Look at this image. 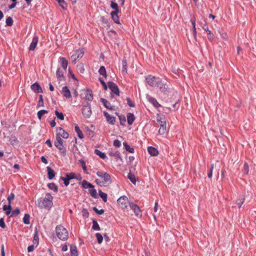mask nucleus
I'll return each instance as SVG.
<instances>
[{"label":"nucleus","instance_id":"1","mask_svg":"<svg viewBox=\"0 0 256 256\" xmlns=\"http://www.w3.org/2000/svg\"><path fill=\"white\" fill-rule=\"evenodd\" d=\"M46 198H38L36 204L37 206L40 208H45L50 209L53 204V196L48 192L46 193Z\"/></svg>","mask_w":256,"mask_h":256},{"label":"nucleus","instance_id":"2","mask_svg":"<svg viewBox=\"0 0 256 256\" xmlns=\"http://www.w3.org/2000/svg\"><path fill=\"white\" fill-rule=\"evenodd\" d=\"M56 232L57 236L62 240H66L68 238V234L67 230L61 225L57 226L56 228Z\"/></svg>","mask_w":256,"mask_h":256},{"label":"nucleus","instance_id":"3","mask_svg":"<svg viewBox=\"0 0 256 256\" xmlns=\"http://www.w3.org/2000/svg\"><path fill=\"white\" fill-rule=\"evenodd\" d=\"M146 82L152 87H158L162 84V80L158 77L148 75L146 78Z\"/></svg>","mask_w":256,"mask_h":256},{"label":"nucleus","instance_id":"4","mask_svg":"<svg viewBox=\"0 0 256 256\" xmlns=\"http://www.w3.org/2000/svg\"><path fill=\"white\" fill-rule=\"evenodd\" d=\"M96 175L102 178L104 183H106L108 186L112 182L111 176L110 174L106 172L98 171L96 172Z\"/></svg>","mask_w":256,"mask_h":256},{"label":"nucleus","instance_id":"5","mask_svg":"<svg viewBox=\"0 0 256 256\" xmlns=\"http://www.w3.org/2000/svg\"><path fill=\"white\" fill-rule=\"evenodd\" d=\"M119 206L122 208H126L131 202H130L127 196H122L119 198L117 200Z\"/></svg>","mask_w":256,"mask_h":256},{"label":"nucleus","instance_id":"6","mask_svg":"<svg viewBox=\"0 0 256 256\" xmlns=\"http://www.w3.org/2000/svg\"><path fill=\"white\" fill-rule=\"evenodd\" d=\"M92 113L90 104L88 102H86V104L83 106L82 108V115L84 118H88L91 116Z\"/></svg>","mask_w":256,"mask_h":256},{"label":"nucleus","instance_id":"7","mask_svg":"<svg viewBox=\"0 0 256 256\" xmlns=\"http://www.w3.org/2000/svg\"><path fill=\"white\" fill-rule=\"evenodd\" d=\"M84 54L83 49L76 50L74 53L71 56L72 62L75 63L77 60L81 58Z\"/></svg>","mask_w":256,"mask_h":256},{"label":"nucleus","instance_id":"8","mask_svg":"<svg viewBox=\"0 0 256 256\" xmlns=\"http://www.w3.org/2000/svg\"><path fill=\"white\" fill-rule=\"evenodd\" d=\"M108 88L111 90L112 92L114 93L116 96H120V90L118 86L112 82H108Z\"/></svg>","mask_w":256,"mask_h":256},{"label":"nucleus","instance_id":"9","mask_svg":"<svg viewBox=\"0 0 256 256\" xmlns=\"http://www.w3.org/2000/svg\"><path fill=\"white\" fill-rule=\"evenodd\" d=\"M129 206L130 208L132 210L136 216H142L141 210L137 204H134L132 202H131L130 204H129Z\"/></svg>","mask_w":256,"mask_h":256},{"label":"nucleus","instance_id":"10","mask_svg":"<svg viewBox=\"0 0 256 256\" xmlns=\"http://www.w3.org/2000/svg\"><path fill=\"white\" fill-rule=\"evenodd\" d=\"M31 89L36 93H42V89L40 84L38 82H36L31 85Z\"/></svg>","mask_w":256,"mask_h":256},{"label":"nucleus","instance_id":"11","mask_svg":"<svg viewBox=\"0 0 256 256\" xmlns=\"http://www.w3.org/2000/svg\"><path fill=\"white\" fill-rule=\"evenodd\" d=\"M104 114L106 118L107 122L112 125L114 124L116 122V118L114 116H112L108 114V113L106 111L104 112Z\"/></svg>","mask_w":256,"mask_h":256},{"label":"nucleus","instance_id":"12","mask_svg":"<svg viewBox=\"0 0 256 256\" xmlns=\"http://www.w3.org/2000/svg\"><path fill=\"white\" fill-rule=\"evenodd\" d=\"M57 131H60L58 132L56 134H58L60 138L62 137L64 138H68L69 136L68 133L65 131L61 127H58L56 128Z\"/></svg>","mask_w":256,"mask_h":256},{"label":"nucleus","instance_id":"13","mask_svg":"<svg viewBox=\"0 0 256 256\" xmlns=\"http://www.w3.org/2000/svg\"><path fill=\"white\" fill-rule=\"evenodd\" d=\"M158 87L160 88V91L163 92L164 94H167L170 92V88H168V86L166 84V83H164L162 81V84Z\"/></svg>","mask_w":256,"mask_h":256},{"label":"nucleus","instance_id":"14","mask_svg":"<svg viewBox=\"0 0 256 256\" xmlns=\"http://www.w3.org/2000/svg\"><path fill=\"white\" fill-rule=\"evenodd\" d=\"M100 100L102 102L104 107L106 108L107 109L110 110H114V106H111L110 102L106 99L104 98H100Z\"/></svg>","mask_w":256,"mask_h":256},{"label":"nucleus","instance_id":"15","mask_svg":"<svg viewBox=\"0 0 256 256\" xmlns=\"http://www.w3.org/2000/svg\"><path fill=\"white\" fill-rule=\"evenodd\" d=\"M62 93L63 96L66 98H70L72 97L70 92L67 86H64L62 88Z\"/></svg>","mask_w":256,"mask_h":256},{"label":"nucleus","instance_id":"16","mask_svg":"<svg viewBox=\"0 0 256 256\" xmlns=\"http://www.w3.org/2000/svg\"><path fill=\"white\" fill-rule=\"evenodd\" d=\"M147 98L150 102L156 108L161 106V105L156 100L150 96H148Z\"/></svg>","mask_w":256,"mask_h":256},{"label":"nucleus","instance_id":"17","mask_svg":"<svg viewBox=\"0 0 256 256\" xmlns=\"http://www.w3.org/2000/svg\"><path fill=\"white\" fill-rule=\"evenodd\" d=\"M38 38L34 36L29 47V50H34L38 42Z\"/></svg>","mask_w":256,"mask_h":256},{"label":"nucleus","instance_id":"18","mask_svg":"<svg viewBox=\"0 0 256 256\" xmlns=\"http://www.w3.org/2000/svg\"><path fill=\"white\" fill-rule=\"evenodd\" d=\"M64 140L62 139L59 136L58 134H56V141L54 142V144L55 146L58 148V146H64Z\"/></svg>","mask_w":256,"mask_h":256},{"label":"nucleus","instance_id":"19","mask_svg":"<svg viewBox=\"0 0 256 256\" xmlns=\"http://www.w3.org/2000/svg\"><path fill=\"white\" fill-rule=\"evenodd\" d=\"M120 12V11L117 12H112L110 13V15L112 16V18L114 22L116 24H120V20H119V16H118V14Z\"/></svg>","mask_w":256,"mask_h":256},{"label":"nucleus","instance_id":"20","mask_svg":"<svg viewBox=\"0 0 256 256\" xmlns=\"http://www.w3.org/2000/svg\"><path fill=\"white\" fill-rule=\"evenodd\" d=\"M46 170L48 172V178L50 180L53 179L55 176L56 172L54 170H52L50 167L48 166L46 168Z\"/></svg>","mask_w":256,"mask_h":256},{"label":"nucleus","instance_id":"21","mask_svg":"<svg viewBox=\"0 0 256 256\" xmlns=\"http://www.w3.org/2000/svg\"><path fill=\"white\" fill-rule=\"evenodd\" d=\"M148 151L152 156H158V150L153 146H148Z\"/></svg>","mask_w":256,"mask_h":256},{"label":"nucleus","instance_id":"22","mask_svg":"<svg viewBox=\"0 0 256 256\" xmlns=\"http://www.w3.org/2000/svg\"><path fill=\"white\" fill-rule=\"evenodd\" d=\"M70 252L71 256H78V251L76 245L72 244L70 246Z\"/></svg>","mask_w":256,"mask_h":256},{"label":"nucleus","instance_id":"23","mask_svg":"<svg viewBox=\"0 0 256 256\" xmlns=\"http://www.w3.org/2000/svg\"><path fill=\"white\" fill-rule=\"evenodd\" d=\"M135 120L134 115L132 113H128L127 114V121L129 125H132Z\"/></svg>","mask_w":256,"mask_h":256},{"label":"nucleus","instance_id":"24","mask_svg":"<svg viewBox=\"0 0 256 256\" xmlns=\"http://www.w3.org/2000/svg\"><path fill=\"white\" fill-rule=\"evenodd\" d=\"M3 210L5 211L6 214L7 216H8L10 214L12 210V208L11 206V204H8V205L4 204L3 206Z\"/></svg>","mask_w":256,"mask_h":256},{"label":"nucleus","instance_id":"25","mask_svg":"<svg viewBox=\"0 0 256 256\" xmlns=\"http://www.w3.org/2000/svg\"><path fill=\"white\" fill-rule=\"evenodd\" d=\"M60 60L61 64V66L65 70H66L68 64V60H66V58L64 57H60Z\"/></svg>","mask_w":256,"mask_h":256},{"label":"nucleus","instance_id":"26","mask_svg":"<svg viewBox=\"0 0 256 256\" xmlns=\"http://www.w3.org/2000/svg\"><path fill=\"white\" fill-rule=\"evenodd\" d=\"M82 187L84 188H89L90 189V188H94V186L90 184V182H88L86 180H84L82 182Z\"/></svg>","mask_w":256,"mask_h":256},{"label":"nucleus","instance_id":"27","mask_svg":"<svg viewBox=\"0 0 256 256\" xmlns=\"http://www.w3.org/2000/svg\"><path fill=\"white\" fill-rule=\"evenodd\" d=\"M245 200L244 197L243 196H240L236 200V204L238 205V208H240L244 202Z\"/></svg>","mask_w":256,"mask_h":256},{"label":"nucleus","instance_id":"28","mask_svg":"<svg viewBox=\"0 0 256 256\" xmlns=\"http://www.w3.org/2000/svg\"><path fill=\"white\" fill-rule=\"evenodd\" d=\"M190 22L192 26V34L194 38H196V19L194 18H190Z\"/></svg>","mask_w":256,"mask_h":256},{"label":"nucleus","instance_id":"29","mask_svg":"<svg viewBox=\"0 0 256 256\" xmlns=\"http://www.w3.org/2000/svg\"><path fill=\"white\" fill-rule=\"evenodd\" d=\"M87 93L85 96V98L88 101H92L93 100V94L92 90H87Z\"/></svg>","mask_w":256,"mask_h":256},{"label":"nucleus","instance_id":"30","mask_svg":"<svg viewBox=\"0 0 256 256\" xmlns=\"http://www.w3.org/2000/svg\"><path fill=\"white\" fill-rule=\"evenodd\" d=\"M128 178L133 184H136V181L138 180L134 174H132L130 172L128 174Z\"/></svg>","mask_w":256,"mask_h":256},{"label":"nucleus","instance_id":"31","mask_svg":"<svg viewBox=\"0 0 256 256\" xmlns=\"http://www.w3.org/2000/svg\"><path fill=\"white\" fill-rule=\"evenodd\" d=\"M166 122H163L160 124V128L158 130V134H164L166 132Z\"/></svg>","mask_w":256,"mask_h":256},{"label":"nucleus","instance_id":"32","mask_svg":"<svg viewBox=\"0 0 256 256\" xmlns=\"http://www.w3.org/2000/svg\"><path fill=\"white\" fill-rule=\"evenodd\" d=\"M48 187L50 190H54L56 192H58V187L54 182H50L48 184Z\"/></svg>","mask_w":256,"mask_h":256},{"label":"nucleus","instance_id":"33","mask_svg":"<svg viewBox=\"0 0 256 256\" xmlns=\"http://www.w3.org/2000/svg\"><path fill=\"white\" fill-rule=\"evenodd\" d=\"M116 114L117 116H118L119 118V120L120 121V124L123 126H125L126 122V119L125 116L122 114L119 115L118 112H116Z\"/></svg>","mask_w":256,"mask_h":256},{"label":"nucleus","instance_id":"34","mask_svg":"<svg viewBox=\"0 0 256 256\" xmlns=\"http://www.w3.org/2000/svg\"><path fill=\"white\" fill-rule=\"evenodd\" d=\"M74 130L80 138L82 139L84 138V136L78 126H74Z\"/></svg>","mask_w":256,"mask_h":256},{"label":"nucleus","instance_id":"35","mask_svg":"<svg viewBox=\"0 0 256 256\" xmlns=\"http://www.w3.org/2000/svg\"><path fill=\"white\" fill-rule=\"evenodd\" d=\"M56 77L59 81H61L64 78V72L58 68L56 72Z\"/></svg>","mask_w":256,"mask_h":256},{"label":"nucleus","instance_id":"36","mask_svg":"<svg viewBox=\"0 0 256 256\" xmlns=\"http://www.w3.org/2000/svg\"><path fill=\"white\" fill-rule=\"evenodd\" d=\"M123 145L127 152H129L130 153H134V148H131L126 142H124Z\"/></svg>","mask_w":256,"mask_h":256},{"label":"nucleus","instance_id":"37","mask_svg":"<svg viewBox=\"0 0 256 256\" xmlns=\"http://www.w3.org/2000/svg\"><path fill=\"white\" fill-rule=\"evenodd\" d=\"M63 10H66L67 3L64 0H56Z\"/></svg>","mask_w":256,"mask_h":256},{"label":"nucleus","instance_id":"38","mask_svg":"<svg viewBox=\"0 0 256 256\" xmlns=\"http://www.w3.org/2000/svg\"><path fill=\"white\" fill-rule=\"evenodd\" d=\"M98 72H99L100 74L102 76L105 78H106V76H107L106 72V68H104V66H100V68L99 70H98Z\"/></svg>","mask_w":256,"mask_h":256},{"label":"nucleus","instance_id":"39","mask_svg":"<svg viewBox=\"0 0 256 256\" xmlns=\"http://www.w3.org/2000/svg\"><path fill=\"white\" fill-rule=\"evenodd\" d=\"M94 153L97 155L100 158L102 159H104L106 158V155L105 153L102 152L100 150L98 149H96L94 150Z\"/></svg>","mask_w":256,"mask_h":256},{"label":"nucleus","instance_id":"40","mask_svg":"<svg viewBox=\"0 0 256 256\" xmlns=\"http://www.w3.org/2000/svg\"><path fill=\"white\" fill-rule=\"evenodd\" d=\"M92 229L95 230H100V226L97 221L94 219L92 220Z\"/></svg>","mask_w":256,"mask_h":256},{"label":"nucleus","instance_id":"41","mask_svg":"<svg viewBox=\"0 0 256 256\" xmlns=\"http://www.w3.org/2000/svg\"><path fill=\"white\" fill-rule=\"evenodd\" d=\"M66 176L70 180L72 179L77 178L76 175L74 172L66 173Z\"/></svg>","mask_w":256,"mask_h":256},{"label":"nucleus","instance_id":"42","mask_svg":"<svg viewBox=\"0 0 256 256\" xmlns=\"http://www.w3.org/2000/svg\"><path fill=\"white\" fill-rule=\"evenodd\" d=\"M98 194L104 202H106L107 201L108 195L106 193H104L100 190L98 192Z\"/></svg>","mask_w":256,"mask_h":256},{"label":"nucleus","instance_id":"43","mask_svg":"<svg viewBox=\"0 0 256 256\" xmlns=\"http://www.w3.org/2000/svg\"><path fill=\"white\" fill-rule=\"evenodd\" d=\"M89 192H90V196L92 198H97V197H98L97 192H96V190L94 188H94H90L89 190Z\"/></svg>","mask_w":256,"mask_h":256},{"label":"nucleus","instance_id":"44","mask_svg":"<svg viewBox=\"0 0 256 256\" xmlns=\"http://www.w3.org/2000/svg\"><path fill=\"white\" fill-rule=\"evenodd\" d=\"M48 113V111L44 110H39L37 113V116L40 120H41L42 116Z\"/></svg>","mask_w":256,"mask_h":256},{"label":"nucleus","instance_id":"45","mask_svg":"<svg viewBox=\"0 0 256 256\" xmlns=\"http://www.w3.org/2000/svg\"><path fill=\"white\" fill-rule=\"evenodd\" d=\"M122 73H126L127 72V62L126 59H123L122 61Z\"/></svg>","mask_w":256,"mask_h":256},{"label":"nucleus","instance_id":"46","mask_svg":"<svg viewBox=\"0 0 256 256\" xmlns=\"http://www.w3.org/2000/svg\"><path fill=\"white\" fill-rule=\"evenodd\" d=\"M78 162L81 164V166L84 172L86 174H88L87 172V168L86 165V162L82 159L79 160Z\"/></svg>","mask_w":256,"mask_h":256},{"label":"nucleus","instance_id":"47","mask_svg":"<svg viewBox=\"0 0 256 256\" xmlns=\"http://www.w3.org/2000/svg\"><path fill=\"white\" fill-rule=\"evenodd\" d=\"M30 214H24V217L23 218V222L24 224H28L30 223Z\"/></svg>","mask_w":256,"mask_h":256},{"label":"nucleus","instance_id":"48","mask_svg":"<svg viewBox=\"0 0 256 256\" xmlns=\"http://www.w3.org/2000/svg\"><path fill=\"white\" fill-rule=\"evenodd\" d=\"M55 114H56V116H57V118L58 119H60V120H64V114H63L62 112H58V110H56Z\"/></svg>","mask_w":256,"mask_h":256},{"label":"nucleus","instance_id":"49","mask_svg":"<svg viewBox=\"0 0 256 256\" xmlns=\"http://www.w3.org/2000/svg\"><path fill=\"white\" fill-rule=\"evenodd\" d=\"M58 149L60 150V154L63 156H64L66 154V148H64V146L61 147L58 146Z\"/></svg>","mask_w":256,"mask_h":256},{"label":"nucleus","instance_id":"50","mask_svg":"<svg viewBox=\"0 0 256 256\" xmlns=\"http://www.w3.org/2000/svg\"><path fill=\"white\" fill-rule=\"evenodd\" d=\"M38 107H43L44 106V102L43 100V96L42 94L39 96V100L38 104Z\"/></svg>","mask_w":256,"mask_h":256},{"label":"nucleus","instance_id":"51","mask_svg":"<svg viewBox=\"0 0 256 256\" xmlns=\"http://www.w3.org/2000/svg\"><path fill=\"white\" fill-rule=\"evenodd\" d=\"M6 26H11L13 24V20L10 16H8L6 18Z\"/></svg>","mask_w":256,"mask_h":256},{"label":"nucleus","instance_id":"52","mask_svg":"<svg viewBox=\"0 0 256 256\" xmlns=\"http://www.w3.org/2000/svg\"><path fill=\"white\" fill-rule=\"evenodd\" d=\"M96 236L97 238L98 242L99 244H102L103 240V236L100 233H96Z\"/></svg>","mask_w":256,"mask_h":256},{"label":"nucleus","instance_id":"53","mask_svg":"<svg viewBox=\"0 0 256 256\" xmlns=\"http://www.w3.org/2000/svg\"><path fill=\"white\" fill-rule=\"evenodd\" d=\"M110 8L114 10V12L119 11L118 5L116 2H112L110 4Z\"/></svg>","mask_w":256,"mask_h":256},{"label":"nucleus","instance_id":"54","mask_svg":"<svg viewBox=\"0 0 256 256\" xmlns=\"http://www.w3.org/2000/svg\"><path fill=\"white\" fill-rule=\"evenodd\" d=\"M10 217L16 216L20 214V210L18 208H16L11 212Z\"/></svg>","mask_w":256,"mask_h":256},{"label":"nucleus","instance_id":"55","mask_svg":"<svg viewBox=\"0 0 256 256\" xmlns=\"http://www.w3.org/2000/svg\"><path fill=\"white\" fill-rule=\"evenodd\" d=\"M98 80L100 82V84H102V86L104 87V90H107L108 88V84H106V83L104 82V80L102 78H98Z\"/></svg>","mask_w":256,"mask_h":256},{"label":"nucleus","instance_id":"56","mask_svg":"<svg viewBox=\"0 0 256 256\" xmlns=\"http://www.w3.org/2000/svg\"><path fill=\"white\" fill-rule=\"evenodd\" d=\"M109 155L112 156H115L118 158L122 159L120 156V153L118 151H116L114 152H111L109 154Z\"/></svg>","mask_w":256,"mask_h":256},{"label":"nucleus","instance_id":"57","mask_svg":"<svg viewBox=\"0 0 256 256\" xmlns=\"http://www.w3.org/2000/svg\"><path fill=\"white\" fill-rule=\"evenodd\" d=\"M95 182L96 183L98 184V186H107V184L106 183H104V182L103 180L101 181L99 179H96L95 180Z\"/></svg>","mask_w":256,"mask_h":256},{"label":"nucleus","instance_id":"58","mask_svg":"<svg viewBox=\"0 0 256 256\" xmlns=\"http://www.w3.org/2000/svg\"><path fill=\"white\" fill-rule=\"evenodd\" d=\"M82 216L84 218H86L88 217L89 216V213L88 212V210L86 209V208H84L82 211Z\"/></svg>","mask_w":256,"mask_h":256},{"label":"nucleus","instance_id":"59","mask_svg":"<svg viewBox=\"0 0 256 256\" xmlns=\"http://www.w3.org/2000/svg\"><path fill=\"white\" fill-rule=\"evenodd\" d=\"M77 68L80 72L82 74L84 72V68L82 64H80L78 65Z\"/></svg>","mask_w":256,"mask_h":256},{"label":"nucleus","instance_id":"60","mask_svg":"<svg viewBox=\"0 0 256 256\" xmlns=\"http://www.w3.org/2000/svg\"><path fill=\"white\" fill-rule=\"evenodd\" d=\"M60 180H62L64 181V184L65 186H66L70 184V180L66 176V177L61 176Z\"/></svg>","mask_w":256,"mask_h":256},{"label":"nucleus","instance_id":"61","mask_svg":"<svg viewBox=\"0 0 256 256\" xmlns=\"http://www.w3.org/2000/svg\"><path fill=\"white\" fill-rule=\"evenodd\" d=\"M14 194L11 193L8 197V200L9 204H11L12 201L14 198Z\"/></svg>","mask_w":256,"mask_h":256},{"label":"nucleus","instance_id":"62","mask_svg":"<svg viewBox=\"0 0 256 256\" xmlns=\"http://www.w3.org/2000/svg\"><path fill=\"white\" fill-rule=\"evenodd\" d=\"M126 100L127 101L128 104L130 107L134 108L135 106V104L129 98H127Z\"/></svg>","mask_w":256,"mask_h":256},{"label":"nucleus","instance_id":"63","mask_svg":"<svg viewBox=\"0 0 256 256\" xmlns=\"http://www.w3.org/2000/svg\"><path fill=\"white\" fill-rule=\"evenodd\" d=\"M207 34H208V38L210 40H212L214 38V35L213 33L210 30H208L207 32Z\"/></svg>","mask_w":256,"mask_h":256},{"label":"nucleus","instance_id":"64","mask_svg":"<svg viewBox=\"0 0 256 256\" xmlns=\"http://www.w3.org/2000/svg\"><path fill=\"white\" fill-rule=\"evenodd\" d=\"M220 34L221 36V37L224 39V40H227L228 38V34L226 32H224V31H222V32H220Z\"/></svg>","mask_w":256,"mask_h":256}]
</instances>
